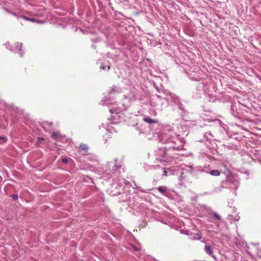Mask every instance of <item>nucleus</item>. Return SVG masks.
I'll return each mask as SVG.
<instances>
[{"instance_id": "nucleus-3", "label": "nucleus", "mask_w": 261, "mask_h": 261, "mask_svg": "<svg viewBox=\"0 0 261 261\" xmlns=\"http://www.w3.org/2000/svg\"><path fill=\"white\" fill-rule=\"evenodd\" d=\"M239 185L240 182L237 177L234 176H228L226 177L225 180L222 181L221 186L215 188L214 192H220L221 191V188H227L236 190L239 187Z\"/></svg>"}, {"instance_id": "nucleus-27", "label": "nucleus", "mask_w": 261, "mask_h": 261, "mask_svg": "<svg viewBox=\"0 0 261 261\" xmlns=\"http://www.w3.org/2000/svg\"><path fill=\"white\" fill-rule=\"evenodd\" d=\"M121 15V16H122V14L121 13L119 12H118V11H115V18L116 17V16H117V15Z\"/></svg>"}, {"instance_id": "nucleus-37", "label": "nucleus", "mask_w": 261, "mask_h": 261, "mask_svg": "<svg viewBox=\"0 0 261 261\" xmlns=\"http://www.w3.org/2000/svg\"><path fill=\"white\" fill-rule=\"evenodd\" d=\"M117 178H118V179H119V177H117ZM117 182H118V181H117L116 183L115 182V185L117 184Z\"/></svg>"}, {"instance_id": "nucleus-9", "label": "nucleus", "mask_w": 261, "mask_h": 261, "mask_svg": "<svg viewBox=\"0 0 261 261\" xmlns=\"http://www.w3.org/2000/svg\"><path fill=\"white\" fill-rule=\"evenodd\" d=\"M157 189L161 193L165 196H167L169 193L168 190L165 186H160Z\"/></svg>"}, {"instance_id": "nucleus-21", "label": "nucleus", "mask_w": 261, "mask_h": 261, "mask_svg": "<svg viewBox=\"0 0 261 261\" xmlns=\"http://www.w3.org/2000/svg\"><path fill=\"white\" fill-rule=\"evenodd\" d=\"M205 116H206V114H205V113H202V114H201V117H202V118H203V119H205ZM205 119H206V120H207V121H208V122H212V121H213V119H212L205 118Z\"/></svg>"}, {"instance_id": "nucleus-23", "label": "nucleus", "mask_w": 261, "mask_h": 261, "mask_svg": "<svg viewBox=\"0 0 261 261\" xmlns=\"http://www.w3.org/2000/svg\"><path fill=\"white\" fill-rule=\"evenodd\" d=\"M43 139L42 138L38 137L37 140V142L38 144H39L42 142V141H43Z\"/></svg>"}, {"instance_id": "nucleus-36", "label": "nucleus", "mask_w": 261, "mask_h": 261, "mask_svg": "<svg viewBox=\"0 0 261 261\" xmlns=\"http://www.w3.org/2000/svg\"><path fill=\"white\" fill-rule=\"evenodd\" d=\"M164 175H167V172H166V171H164Z\"/></svg>"}, {"instance_id": "nucleus-31", "label": "nucleus", "mask_w": 261, "mask_h": 261, "mask_svg": "<svg viewBox=\"0 0 261 261\" xmlns=\"http://www.w3.org/2000/svg\"><path fill=\"white\" fill-rule=\"evenodd\" d=\"M231 114H232V115H234V114H233V113H234V107H233V106H232V107H231Z\"/></svg>"}, {"instance_id": "nucleus-8", "label": "nucleus", "mask_w": 261, "mask_h": 261, "mask_svg": "<svg viewBox=\"0 0 261 261\" xmlns=\"http://www.w3.org/2000/svg\"><path fill=\"white\" fill-rule=\"evenodd\" d=\"M124 172V168L122 167V165H118L117 164H115V176L118 175H120L121 172Z\"/></svg>"}, {"instance_id": "nucleus-16", "label": "nucleus", "mask_w": 261, "mask_h": 261, "mask_svg": "<svg viewBox=\"0 0 261 261\" xmlns=\"http://www.w3.org/2000/svg\"><path fill=\"white\" fill-rule=\"evenodd\" d=\"M51 137L55 140H58L61 138V135L59 133H53L51 134Z\"/></svg>"}, {"instance_id": "nucleus-35", "label": "nucleus", "mask_w": 261, "mask_h": 261, "mask_svg": "<svg viewBox=\"0 0 261 261\" xmlns=\"http://www.w3.org/2000/svg\"><path fill=\"white\" fill-rule=\"evenodd\" d=\"M120 227V224H119L118 225H117V224H115V228L117 227V228H119Z\"/></svg>"}, {"instance_id": "nucleus-12", "label": "nucleus", "mask_w": 261, "mask_h": 261, "mask_svg": "<svg viewBox=\"0 0 261 261\" xmlns=\"http://www.w3.org/2000/svg\"><path fill=\"white\" fill-rule=\"evenodd\" d=\"M204 251L207 254L212 255L213 254V248L212 246L208 244H206L204 247Z\"/></svg>"}, {"instance_id": "nucleus-1", "label": "nucleus", "mask_w": 261, "mask_h": 261, "mask_svg": "<svg viewBox=\"0 0 261 261\" xmlns=\"http://www.w3.org/2000/svg\"><path fill=\"white\" fill-rule=\"evenodd\" d=\"M159 142L166 144L164 147L155 150L156 160L161 163L169 162L171 158L169 154L171 150H181L184 148V139L173 132L163 133L159 138Z\"/></svg>"}, {"instance_id": "nucleus-4", "label": "nucleus", "mask_w": 261, "mask_h": 261, "mask_svg": "<svg viewBox=\"0 0 261 261\" xmlns=\"http://www.w3.org/2000/svg\"><path fill=\"white\" fill-rule=\"evenodd\" d=\"M192 174L188 171L182 172L179 177V185L180 186L186 187L188 184L191 182V177Z\"/></svg>"}, {"instance_id": "nucleus-6", "label": "nucleus", "mask_w": 261, "mask_h": 261, "mask_svg": "<svg viewBox=\"0 0 261 261\" xmlns=\"http://www.w3.org/2000/svg\"><path fill=\"white\" fill-rule=\"evenodd\" d=\"M223 146L225 149L227 150H238V146L233 143H230L225 144H223Z\"/></svg>"}, {"instance_id": "nucleus-15", "label": "nucleus", "mask_w": 261, "mask_h": 261, "mask_svg": "<svg viewBox=\"0 0 261 261\" xmlns=\"http://www.w3.org/2000/svg\"><path fill=\"white\" fill-rule=\"evenodd\" d=\"M212 176H218L220 175V171L218 170H212L209 172Z\"/></svg>"}, {"instance_id": "nucleus-13", "label": "nucleus", "mask_w": 261, "mask_h": 261, "mask_svg": "<svg viewBox=\"0 0 261 261\" xmlns=\"http://www.w3.org/2000/svg\"><path fill=\"white\" fill-rule=\"evenodd\" d=\"M139 246H140V245H139ZM128 248L129 250H133L134 251H138L141 250L140 246L138 247L133 244H129Z\"/></svg>"}, {"instance_id": "nucleus-22", "label": "nucleus", "mask_w": 261, "mask_h": 261, "mask_svg": "<svg viewBox=\"0 0 261 261\" xmlns=\"http://www.w3.org/2000/svg\"><path fill=\"white\" fill-rule=\"evenodd\" d=\"M227 219L230 221V223H232V222H234V218H233L232 215L229 214L227 216Z\"/></svg>"}, {"instance_id": "nucleus-34", "label": "nucleus", "mask_w": 261, "mask_h": 261, "mask_svg": "<svg viewBox=\"0 0 261 261\" xmlns=\"http://www.w3.org/2000/svg\"><path fill=\"white\" fill-rule=\"evenodd\" d=\"M155 89H156V90L159 92H160V91L159 88V87H157V86H155Z\"/></svg>"}, {"instance_id": "nucleus-14", "label": "nucleus", "mask_w": 261, "mask_h": 261, "mask_svg": "<svg viewBox=\"0 0 261 261\" xmlns=\"http://www.w3.org/2000/svg\"><path fill=\"white\" fill-rule=\"evenodd\" d=\"M213 136L210 133H206L203 136V139L207 142H210L212 140Z\"/></svg>"}, {"instance_id": "nucleus-2", "label": "nucleus", "mask_w": 261, "mask_h": 261, "mask_svg": "<svg viewBox=\"0 0 261 261\" xmlns=\"http://www.w3.org/2000/svg\"><path fill=\"white\" fill-rule=\"evenodd\" d=\"M130 187V183L125 178L119 179L117 183V187H115V189L117 190V191H115L116 192L115 196L122 195L121 198H120V201H126L129 198Z\"/></svg>"}, {"instance_id": "nucleus-24", "label": "nucleus", "mask_w": 261, "mask_h": 261, "mask_svg": "<svg viewBox=\"0 0 261 261\" xmlns=\"http://www.w3.org/2000/svg\"><path fill=\"white\" fill-rule=\"evenodd\" d=\"M6 138L3 137H0V143L3 142H5L6 141Z\"/></svg>"}, {"instance_id": "nucleus-30", "label": "nucleus", "mask_w": 261, "mask_h": 261, "mask_svg": "<svg viewBox=\"0 0 261 261\" xmlns=\"http://www.w3.org/2000/svg\"><path fill=\"white\" fill-rule=\"evenodd\" d=\"M62 162L63 163H67L68 162V160L67 159H66V158H63L62 159Z\"/></svg>"}, {"instance_id": "nucleus-25", "label": "nucleus", "mask_w": 261, "mask_h": 261, "mask_svg": "<svg viewBox=\"0 0 261 261\" xmlns=\"http://www.w3.org/2000/svg\"><path fill=\"white\" fill-rule=\"evenodd\" d=\"M23 18L27 20H30L32 22H35L36 21L35 19L34 18H27L25 17H23Z\"/></svg>"}, {"instance_id": "nucleus-28", "label": "nucleus", "mask_w": 261, "mask_h": 261, "mask_svg": "<svg viewBox=\"0 0 261 261\" xmlns=\"http://www.w3.org/2000/svg\"><path fill=\"white\" fill-rule=\"evenodd\" d=\"M240 217L239 216H236L234 218V221H238L240 219Z\"/></svg>"}, {"instance_id": "nucleus-32", "label": "nucleus", "mask_w": 261, "mask_h": 261, "mask_svg": "<svg viewBox=\"0 0 261 261\" xmlns=\"http://www.w3.org/2000/svg\"><path fill=\"white\" fill-rule=\"evenodd\" d=\"M107 67V69H108H108H110V66H103V67H102V69H106Z\"/></svg>"}, {"instance_id": "nucleus-20", "label": "nucleus", "mask_w": 261, "mask_h": 261, "mask_svg": "<svg viewBox=\"0 0 261 261\" xmlns=\"http://www.w3.org/2000/svg\"><path fill=\"white\" fill-rule=\"evenodd\" d=\"M202 234L201 232H198L196 234V236L194 237V239L199 240L201 238Z\"/></svg>"}, {"instance_id": "nucleus-26", "label": "nucleus", "mask_w": 261, "mask_h": 261, "mask_svg": "<svg viewBox=\"0 0 261 261\" xmlns=\"http://www.w3.org/2000/svg\"><path fill=\"white\" fill-rule=\"evenodd\" d=\"M223 166H224V167L225 168L224 172L229 171V168H228V167L226 166V165H224Z\"/></svg>"}, {"instance_id": "nucleus-7", "label": "nucleus", "mask_w": 261, "mask_h": 261, "mask_svg": "<svg viewBox=\"0 0 261 261\" xmlns=\"http://www.w3.org/2000/svg\"><path fill=\"white\" fill-rule=\"evenodd\" d=\"M170 98H166L167 101L168 102L169 101V100L170 99L171 101H173V102L176 104H177V103H178L180 101L179 99V97L178 96H177L176 95L173 94H170Z\"/></svg>"}, {"instance_id": "nucleus-29", "label": "nucleus", "mask_w": 261, "mask_h": 261, "mask_svg": "<svg viewBox=\"0 0 261 261\" xmlns=\"http://www.w3.org/2000/svg\"><path fill=\"white\" fill-rule=\"evenodd\" d=\"M229 208L232 210V211L233 213L236 212L237 209L234 206H233L232 207L231 206H230Z\"/></svg>"}, {"instance_id": "nucleus-18", "label": "nucleus", "mask_w": 261, "mask_h": 261, "mask_svg": "<svg viewBox=\"0 0 261 261\" xmlns=\"http://www.w3.org/2000/svg\"><path fill=\"white\" fill-rule=\"evenodd\" d=\"M216 220H221V217L216 212H213L211 214Z\"/></svg>"}, {"instance_id": "nucleus-10", "label": "nucleus", "mask_w": 261, "mask_h": 261, "mask_svg": "<svg viewBox=\"0 0 261 261\" xmlns=\"http://www.w3.org/2000/svg\"><path fill=\"white\" fill-rule=\"evenodd\" d=\"M176 105L178 106V109L180 110H181V111L182 112V114L181 115V116L182 117H184V115L188 114L187 111L185 109V107L184 106V105L181 103V102L180 101H179Z\"/></svg>"}, {"instance_id": "nucleus-19", "label": "nucleus", "mask_w": 261, "mask_h": 261, "mask_svg": "<svg viewBox=\"0 0 261 261\" xmlns=\"http://www.w3.org/2000/svg\"><path fill=\"white\" fill-rule=\"evenodd\" d=\"M134 183L135 184V186H136V188L137 189L139 190L140 192H141L142 193H147L148 192L147 190L142 189L140 187L138 186L135 181L134 182Z\"/></svg>"}, {"instance_id": "nucleus-17", "label": "nucleus", "mask_w": 261, "mask_h": 261, "mask_svg": "<svg viewBox=\"0 0 261 261\" xmlns=\"http://www.w3.org/2000/svg\"><path fill=\"white\" fill-rule=\"evenodd\" d=\"M80 148L81 150L85 151V152H87L88 150V146L86 144H82L80 145Z\"/></svg>"}, {"instance_id": "nucleus-11", "label": "nucleus", "mask_w": 261, "mask_h": 261, "mask_svg": "<svg viewBox=\"0 0 261 261\" xmlns=\"http://www.w3.org/2000/svg\"><path fill=\"white\" fill-rule=\"evenodd\" d=\"M143 120L148 124L157 123L158 121L154 119H151L150 117L147 116L143 118Z\"/></svg>"}, {"instance_id": "nucleus-33", "label": "nucleus", "mask_w": 261, "mask_h": 261, "mask_svg": "<svg viewBox=\"0 0 261 261\" xmlns=\"http://www.w3.org/2000/svg\"><path fill=\"white\" fill-rule=\"evenodd\" d=\"M12 197L14 199H16L17 198V196L15 195H12Z\"/></svg>"}, {"instance_id": "nucleus-5", "label": "nucleus", "mask_w": 261, "mask_h": 261, "mask_svg": "<svg viewBox=\"0 0 261 261\" xmlns=\"http://www.w3.org/2000/svg\"><path fill=\"white\" fill-rule=\"evenodd\" d=\"M187 74L189 78L192 81L198 82H200L201 81H202L201 77H200L199 75L197 73H196L194 71L190 73L187 72Z\"/></svg>"}]
</instances>
